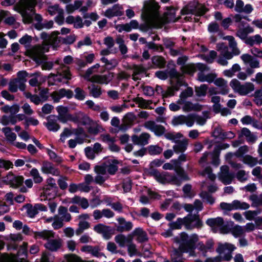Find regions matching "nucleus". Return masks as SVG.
<instances>
[{
    "mask_svg": "<svg viewBox=\"0 0 262 262\" xmlns=\"http://www.w3.org/2000/svg\"><path fill=\"white\" fill-rule=\"evenodd\" d=\"M198 241V236L193 234L189 236L185 232H182L175 238L176 243L179 244V249H174L171 254L172 262H184L182 253L190 252V255L193 256L191 251L194 249Z\"/></svg>",
    "mask_w": 262,
    "mask_h": 262,
    "instance_id": "f257e3e1",
    "label": "nucleus"
},
{
    "mask_svg": "<svg viewBox=\"0 0 262 262\" xmlns=\"http://www.w3.org/2000/svg\"><path fill=\"white\" fill-rule=\"evenodd\" d=\"M32 40V36L26 34L19 39V42L25 47L28 56L37 63H43L47 59L45 53L49 51V46L47 43V41L43 40L41 45H35L30 47Z\"/></svg>",
    "mask_w": 262,
    "mask_h": 262,
    "instance_id": "f03ea898",
    "label": "nucleus"
},
{
    "mask_svg": "<svg viewBox=\"0 0 262 262\" xmlns=\"http://www.w3.org/2000/svg\"><path fill=\"white\" fill-rule=\"evenodd\" d=\"M36 3V0H20L14 6V9L21 14L25 23L29 24L32 21Z\"/></svg>",
    "mask_w": 262,
    "mask_h": 262,
    "instance_id": "7ed1b4c3",
    "label": "nucleus"
},
{
    "mask_svg": "<svg viewBox=\"0 0 262 262\" xmlns=\"http://www.w3.org/2000/svg\"><path fill=\"white\" fill-rule=\"evenodd\" d=\"M59 34V32L58 31H54L50 35L45 32H43L40 34V38L42 40L47 41V43L49 46V48H50V46H52L53 48H56L58 44L61 42L65 44H72L76 39V36L74 34L69 35L64 38L58 37Z\"/></svg>",
    "mask_w": 262,
    "mask_h": 262,
    "instance_id": "20e7f679",
    "label": "nucleus"
},
{
    "mask_svg": "<svg viewBox=\"0 0 262 262\" xmlns=\"http://www.w3.org/2000/svg\"><path fill=\"white\" fill-rule=\"evenodd\" d=\"M235 249V246L231 244L225 243L224 244H220L216 249L220 256L213 258H208L206 259L205 262H221L224 260L229 261L231 260L232 252Z\"/></svg>",
    "mask_w": 262,
    "mask_h": 262,
    "instance_id": "39448f33",
    "label": "nucleus"
},
{
    "mask_svg": "<svg viewBox=\"0 0 262 262\" xmlns=\"http://www.w3.org/2000/svg\"><path fill=\"white\" fill-rule=\"evenodd\" d=\"M35 237L36 239L41 238L47 240L48 242L45 244V247L53 251L57 250L61 247V241L59 239H53L54 237V233L51 230H43L37 232L35 233Z\"/></svg>",
    "mask_w": 262,
    "mask_h": 262,
    "instance_id": "423d86ee",
    "label": "nucleus"
},
{
    "mask_svg": "<svg viewBox=\"0 0 262 262\" xmlns=\"http://www.w3.org/2000/svg\"><path fill=\"white\" fill-rule=\"evenodd\" d=\"M148 172L150 176L153 177L160 183L163 184L170 183L180 185V181L175 175L171 174L167 172H160L157 169L153 168H150Z\"/></svg>",
    "mask_w": 262,
    "mask_h": 262,
    "instance_id": "0eeeda50",
    "label": "nucleus"
},
{
    "mask_svg": "<svg viewBox=\"0 0 262 262\" xmlns=\"http://www.w3.org/2000/svg\"><path fill=\"white\" fill-rule=\"evenodd\" d=\"M230 85L234 92L241 96H246L254 91L255 86L250 82L242 84L236 79H233L230 82Z\"/></svg>",
    "mask_w": 262,
    "mask_h": 262,
    "instance_id": "6e6552de",
    "label": "nucleus"
},
{
    "mask_svg": "<svg viewBox=\"0 0 262 262\" xmlns=\"http://www.w3.org/2000/svg\"><path fill=\"white\" fill-rule=\"evenodd\" d=\"M216 49L220 53L217 62L221 66H226L228 64L227 60L231 59L234 55L233 52H230L228 47L223 42L216 45Z\"/></svg>",
    "mask_w": 262,
    "mask_h": 262,
    "instance_id": "1a4fd4ad",
    "label": "nucleus"
},
{
    "mask_svg": "<svg viewBox=\"0 0 262 262\" xmlns=\"http://www.w3.org/2000/svg\"><path fill=\"white\" fill-rule=\"evenodd\" d=\"M206 224L211 227L213 232H219L226 234L228 232L227 228L224 225V220L221 217L208 219Z\"/></svg>",
    "mask_w": 262,
    "mask_h": 262,
    "instance_id": "9d476101",
    "label": "nucleus"
},
{
    "mask_svg": "<svg viewBox=\"0 0 262 262\" xmlns=\"http://www.w3.org/2000/svg\"><path fill=\"white\" fill-rule=\"evenodd\" d=\"M159 8L158 3L155 1L149 2L146 6V9L150 19L154 22L163 23L164 21L159 13Z\"/></svg>",
    "mask_w": 262,
    "mask_h": 262,
    "instance_id": "9b49d317",
    "label": "nucleus"
},
{
    "mask_svg": "<svg viewBox=\"0 0 262 262\" xmlns=\"http://www.w3.org/2000/svg\"><path fill=\"white\" fill-rule=\"evenodd\" d=\"M118 161L114 157H107L103 158L101 165H98L103 168L106 173L107 172L111 174H114L118 170Z\"/></svg>",
    "mask_w": 262,
    "mask_h": 262,
    "instance_id": "f8f14e48",
    "label": "nucleus"
},
{
    "mask_svg": "<svg viewBox=\"0 0 262 262\" xmlns=\"http://www.w3.org/2000/svg\"><path fill=\"white\" fill-rule=\"evenodd\" d=\"M73 96L72 91L69 89H60L50 94V97L54 103H58L63 97L70 99Z\"/></svg>",
    "mask_w": 262,
    "mask_h": 262,
    "instance_id": "ddd939ff",
    "label": "nucleus"
},
{
    "mask_svg": "<svg viewBox=\"0 0 262 262\" xmlns=\"http://www.w3.org/2000/svg\"><path fill=\"white\" fill-rule=\"evenodd\" d=\"M71 79V74L68 69L63 70L62 73L58 74H50L49 76V83L51 85L56 84L58 82H64L63 79Z\"/></svg>",
    "mask_w": 262,
    "mask_h": 262,
    "instance_id": "4468645a",
    "label": "nucleus"
},
{
    "mask_svg": "<svg viewBox=\"0 0 262 262\" xmlns=\"http://www.w3.org/2000/svg\"><path fill=\"white\" fill-rule=\"evenodd\" d=\"M193 116L190 114L175 116L172 120V124L174 126L185 124L188 127H191L193 125Z\"/></svg>",
    "mask_w": 262,
    "mask_h": 262,
    "instance_id": "2eb2a0df",
    "label": "nucleus"
},
{
    "mask_svg": "<svg viewBox=\"0 0 262 262\" xmlns=\"http://www.w3.org/2000/svg\"><path fill=\"white\" fill-rule=\"evenodd\" d=\"M73 134L76 136L75 139H70L68 141V145L71 148H75L77 144L83 143L86 137L85 132L81 128L74 129Z\"/></svg>",
    "mask_w": 262,
    "mask_h": 262,
    "instance_id": "dca6fc26",
    "label": "nucleus"
},
{
    "mask_svg": "<svg viewBox=\"0 0 262 262\" xmlns=\"http://www.w3.org/2000/svg\"><path fill=\"white\" fill-rule=\"evenodd\" d=\"M237 27L238 30L236 33V36L242 40L245 39L248 34L254 31L253 28L245 21L240 22L237 24Z\"/></svg>",
    "mask_w": 262,
    "mask_h": 262,
    "instance_id": "f3484780",
    "label": "nucleus"
},
{
    "mask_svg": "<svg viewBox=\"0 0 262 262\" xmlns=\"http://www.w3.org/2000/svg\"><path fill=\"white\" fill-rule=\"evenodd\" d=\"M56 111L58 113V119L62 123H66L68 121H75L74 118L72 115L68 114V108L63 105H59L56 107Z\"/></svg>",
    "mask_w": 262,
    "mask_h": 262,
    "instance_id": "a211bd4d",
    "label": "nucleus"
},
{
    "mask_svg": "<svg viewBox=\"0 0 262 262\" xmlns=\"http://www.w3.org/2000/svg\"><path fill=\"white\" fill-rule=\"evenodd\" d=\"M123 13L122 6L117 4L107 9L104 12V15L108 18H111L113 17L121 16Z\"/></svg>",
    "mask_w": 262,
    "mask_h": 262,
    "instance_id": "6ab92c4d",
    "label": "nucleus"
},
{
    "mask_svg": "<svg viewBox=\"0 0 262 262\" xmlns=\"http://www.w3.org/2000/svg\"><path fill=\"white\" fill-rule=\"evenodd\" d=\"M144 126L147 129L155 133L158 136L163 135L165 133V128L161 125H158L154 121H147L144 124Z\"/></svg>",
    "mask_w": 262,
    "mask_h": 262,
    "instance_id": "aec40b11",
    "label": "nucleus"
},
{
    "mask_svg": "<svg viewBox=\"0 0 262 262\" xmlns=\"http://www.w3.org/2000/svg\"><path fill=\"white\" fill-rule=\"evenodd\" d=\"M186 217L188 229H192L195 228H200L202 226L203 223L198 214H192L189 213L186 216Z\"/></svg>",
    "mask_w": 262,
    "mask_h": 262,
    "instance_id": "412c9836",
    "label": "nucleus"
},
{
    "mask_svg": "<svg viewBox=\"0 0 262 262\" xmlns=\"http://www.w3.org/2000/svg\"><path fill=\"white\" fill-rule=\"evenodd\" d=\"M40 169L41 172L45 174H51L56 176L59 174V170L51 162L48 161L42 162Z\"/></svg>",
    "mask_w": 262,
    "mask_h": 262,
    "instance_id": "4be33fe9",
    "label": "nucleus"
},
{
    "mask_svg": "<svg viewBox=\"0 0 262 262\" xmlns=\"http://www.w3.org/2000/svg\"><path fill=\"white\" fill-rule=\"evenodd\" d=\"M233 176L229 172V167L227 166H222L219 176V180L224 184H229L232 182Z\"/></svg>",
    "mask_w": 262,
    "mask_h": 262,
    "instance_id": "5701e85b",
    "label": "nucleus"
},
{
    "mask_svg": "<svg viewBox=\"0 0 262 262\" xmlns=\"http://www.w3.org/2000/svg\"><path fill=\"white\" fill-rule=\"evenodd\" d=\"M114 74L109 72L105 75H93L91 82L97 83L101 84H107L113 78Z\"/></svg>",
    "mask_w": 262,
    "mask_h": 262,
    "instance_id": "b1692460",
    "label": "nucleus"
},
{
    "mask_svg": "<svg viewBox=\"0 0 262 262\" xmlns=\"http://www.w3.org/2000/svg\"><path fill=\"white\" fill-rule=\"evenodd\" d=\"M139 27V23L137 20L133 19L129 23L125 24H118L115 26V29L119 32H130L133 29H137Z\"/></svg>",
    "mask_w": 262,
    "mask_h": 262,
    "instance_id": "393cba45",
    "label": "nucleus"
},
{
    "mask_svg": "<svg viewBox=\"0 0 262 262\" xmlns=\"http://www.w3.org/2000/svg\"><path fill=\"white\" fill-rule=\"evenodd\" d=\"M96 176L94 178V182L99 185H102L108 178L105 170L98 165L94 168Z\"/></svg>",
    "mask_w": 262,
    "mask_h": 262,
    "instance_id": "a878e982",
    "label": "nucleus"
},
{
    "mask_svg": "<svg viewBox=\"0 0 262 262\" xmlns=\"http://www.w3.org/2000/svg\"><path fill=\"white\" fill-rule=\"evenodd\" d=\"M214 84L219 88V93L223 95L227 94L229 92L227 81L222 78H219L213 81Z\"/></svg>",
    "mask_w": 262,
    "mask_h": 262,
    "instance_id": "bb28decb",
    "label": "nucleus"
},
{
    "mask_svg": "<svg viewBox=\"0 0 262 262\" xmlns=\"http://www.w3.org/2000/svg\"><path fill=\"white\" fill-rule=\"evenodd\" d=\"M25 83L23 80L16 78L10 82L9 89L13 93L17 92L18 89L24 91L25 90Z\"/></svg>",
    "mask_w": 262,
    "mask_h": 262,
    "instance_id": "cd10ccee",
    "label": "nucleus"
},
{
    "mask_svg": "<svg viewBox=\"0 0 262 262\" xmlns=\"http://www.w3.org/2000/svg\"><path fill=\"white\" fill-rule=\"evenodd\" d=\"M241 58L245 64H248L251 68L256 69L260 67L259 60L249 54H243L241 56Z\"/></svg>",
    "mask_w": 262,
    "mask_h": 262,
    "instance_id": "c85d7f7f",
    "label": "nucleus"
},
{
    "mask_svg": "<svg viewBox=\"0 0 262 262\" xmlns=\"http://www.w3.org/2000/svg\"><path fill=\"white\" fill-rule=\"evenodd\" d=\"M150 135L146 133H142L139 136L133 135L132 140L134 144L139 145H145L148 143Z\"/></svg>",
    "mask_w": 262,
    "mask_h": 262,
    "instance_id": "c756f323",
    "label": "nucleus"
},
{
    "mask_svg": "<svg viewBox=\"0 0 262 262\" xmlns=\"http://www.w3.org/2000/svg\"><path fill=\"white\" fill-rule=\"evenodd\" d=\"M182 104V108L184 112H189L192 111H199L202 109V106L198 103H193L190 101H184Z\"/></svg>",
    "mask_w": 262,
    "mask_h": 262,
    "instance_id": "7c9ffc66",
    "label": "nucleus"
},
{
    "mask_svg": "<svg viewBox=\"0 0 262 262\" xmlns=\"http://www.w3.org/2000/svg\"><path fill=\"white\" fill-rule=\"evenodd\" d=\"M117 221L119 225L117 226V230L119 232L128 231L133 227L131 222H126L123 217H119Z\"/></svg>",
    "mask_w": 262,
    "mask_h": 262,
    "instance_id": "2f4dec72",
    "label": "nucleus"
},
{
    "mask_svg": "<svg viewBox=\"0 0 262 262\" xmlns=\"http://www.w3.org/2000/svg\"><path fill=\"white\" fill-rule=\"evenodd\" d=\"M47 119V122L44 123V124L48 130L55 132L59 129L60 125L57 123L55 116H49Z\"/></svg>",
    "mask_w": 262,
    "mask_h": 262,
    "instance_id": "473e14b6",
    "label": "nucleus"
},
{
    "mask_svg": "<svg viewBox=\"0 0 262 262\" xmlns=\"http://www.w3.org/2000/svg\"><path fill=\"white\" fill-rule=\"evenodd\" d=\"M186 216L183 218L179 217L175 222H171L169 224V226L172 229H180L183 226H184L186 229H188L187 226Z\"/></svg>",
    "mask_w": 262,
    "mask_h": 262,
    "instance_id": "72a5a7b5",
    "label": "nucleus"
},
{
    "mask_svg": "<svg viewBox=\"0 0 262 262\" xmlns=\"http://www.w3.org/2000/svg\"><path fill=\"white\" fill-rule=\"evenodd\" d=\"M223 39L228 41L229 47L233 52L234 55H238L241 54V51L237 48V42L233 36L228 35L225 36Z\"/></svg>",
    "mask_w": 262,
    "mask_h": 262,
    "instance_id": "f704fd0d",
    "label": "nucleus"
},
{
    "mask_svg": "<svg viewBox=\"0 0 262 262\" xmlns=\"http://www.w3.org/2000/svg\"><path fill=\"white\" fill-rule=\"evenodd\" d=\"M188 140L184 139L176 143L173 146V151L177 154L184 152L187 147Z\"/></svg>",
    "mask_w": 262,
    "mask_h": 262,
    "instance_id": "c9c22d12",
    "label": "nucleus"
},
{
    "mask_svg": "<svg viewBox=\"0 0 262 262\" xmlns=\"http://www.w3.org/2000/svg\"><path fill=\"white\" fill-rule=\"evenodd\" d=\"M100 66L99 63H96L94 66L88 68L83 75V78L87 81L92 82L93 78V74L97 73Z\"/></svg>",
    "mask_w": 262,
    "mask_h": 262,
    "instance_id": "e433bc0d",
    "label": "nucleus"
},
{
    "mask_svg": "<svg viewBox=\"0 0 262 262\" xmlns=\"http://www.w3.org/2000/svg\"><path fill=\"white\" fill-rule=\"evenodd\" d=\"M216 77V75L212 73L205 74L203 72H199L198 76L199 81L201 82H207L208 83L213 82Z\"/></svg>",
    "mask_w": 262,
    "mask_h": 262,
    "instance_id": "4c0bfd02",
    "label": "nucleus"
},
{
    "mask_svg": "<svg viewBox=\"0 0 262 262\" xmlns=\"http://www.w3.org/2000/svg\"><path fill=\"white\" fill-rule=\"evenodd\" d=\"M193 95V90L192 88L188 87L187 89L183 91L180 95V98L178 100V103H182L184 101H186V99L188 98L191 97Z\"/></svg>",
    "mask_w": 262,
    "mask_h": 262,
    "instance_id": "58836bf2",
    "label": "nucleus"
},
{
    "mask_svg": "<svg viewBox=\"0 0 262 262\" xmlns=\"http://www.w3.org/2000/svg\"><path fill=\"white\" fill-rule=\"evenodd\" d=\"M133 236H137V239L138 242L142 243L147 239V234L142 228H136L132 233Z\"/></svg>",
    "mask_w": 262,
    "mask_h": 262,
    "instance_id": "ea45409f",
    "label": "nucleus"
},
{
    "mask_svg": "<svg viewBox=\"0 0 262 262\" xmlns=\"http://www.w3.org/2000/svg\"><path fill=\"white\" fill-rule=\"evenodd\" d=\"M115 241L121 247L127 246L132 242L130 239L123 234L116 235L115 237Z\"/></svg>",
    "mask_w": 262,
    "mask_h": 262,
    "instance_id": "a19ab883",
    "label": "nucleus"
},
{
    "mask_svg": "<svg viewBox=\"0 0 262 262\" xmlns=\"http://www.w3.org/2000/svg\"><path fill=\"white\" fill-rule=\"evenodd\" d=\"M72 203L80 205L82 208L85 209L89 206L88 200L84 198H81L79 196H75L72 199Z\"/></svg>",
    "mask_w": 262,
    "mask_h": 262,
    "instance_id": "79ce46f5",
    "label": "nucleus"
},
{
    "mask_svg": "<svg viewBox=\"0 0 262 262\" xmlns=\"http://www.w3.org/2000/svg\"><path fill=\"white\" fill-rule=\"evenodd\" d=\"M242 161L244 163L250 167H253L258 163L257 158H254L250 155H246L243 157ZM259 163L262 164V160H260Z\"/></svg>",
    "mask_w": 262,
    "mask_h": 262,
    "instance_id": "37998d69",
    "label": "nucleus"
},
{
    "mask_svg": "<svg viewBox=\"0 0 262 262\" xmlns=\"http://www.w3.org/2000/svg\"><path fill=\"white\" fill-rule=\"evenodd\" d=\"M185 11L186 14L191 13L198 16L204 15L207 11V8L204 6H200L196 9L194 10H189V7H186Z\"/></svg>",
    "mask_w": 262,
    "mask_h": 262,
    "instance_id": "c03bdc74",
    "label": "nucleus"
},
{
    "mask_svg": "<svg viewBox=\"0 0 262 262\" xmlns=\"http://www.w3.org/2000/svg\"><path fill=\"white\" fill-rule=\"evenodd\" d=\"M90 94L94 98H99L102 94V91L100 86L92 84L91 86L89 87Z\"/></svg>",
    "mask_w": 262,
    "mask_h": 262,
    "instance_id": "a18cd8bd",
    "label": "nucleus"
},
{
    "mask_svg": "<svg viewBox=\"0 0 262 262\" xmlns=\"http://www.w3.org/2000/svg\"><path fill=\"white\" fill-rule=\"evenodd\" d=\"M2 111L5 113H10L11 115H14L19 111V107L17 104L12 106L6 105L1 108Z\"/></svg>",
    "mask_w": 262,
    "mask_h": 262,
    "instance_id": "49530a36",
    "label": "nucleus"
},
{
    "mask_svg": "<svg viewBox=\"0 0 262 262\" xmlns=\"http://www.w3.org/2000/svg\"><path fill=\"white\" fill-rule=\"evenodd\" d=\"M176 10L173 7L167 8V11L164 13L166 21H175L176 18Z\"/></svg>",
    "mask_w": 262,
    "mask_h": 262,
    "instance_id": "de8ad7c7",
    "label": "nucleus"
},
{
    "mask_svg": "<svg viewBox=\"0 0 262 262\" xmlns=\"http://www.w3.org/2000/svg\"><path fill=\"white\" fill-rule=\"evenodd\" d=\"M246 43L252 46L254 45H259L262 43V37L259 35H255L247 38Z\"/></svg>",
    "mask_w": 262,
    "mask_h": 262,
    "instance_id": "09e8293b",
    "label": "nucleus"
},
{
    "mask_svg": "<svg viewBox=\"0 0 262 262\" xmlns=\"http://www.w3.org/2000/svg\"><path fill=\"white\" fill-rule=\"evenodd\" d=\"M30 174L32 177L35 183L39 184L43 181V178L36 168H33L30 170Z\"/></svg>",
    "mask_w": 262,
    "mask_h": 262,
    "instance_id": "8fccbe9b",
    "label": "nucleus"
},
{
    "mask_svg": "<svg viewBox=\"0 0 262 262\" xmlns=\"http://www.w3.org/2000/svg\"><path fill=\"white\" fill-rule=\"evenodd\" d=\"M234 210H246L250 207V205L246 202L235 200L232 201Z\"/></svg>",
    "mask_w": 262,
    "mask_h": 262,
    "instance_id": "3c124183",
    "label": "nucleus"
},
{
    "mask_svg": "<svg viewBox=\"0 0 262 262\" xmlns=\"http://www.w3.org/2000/svg\"><path fill=\"white\" fill-rule=\"evenodd\" d=\"M241 135L245 136L247 141L253 143L256 140V137L252 134L251 132L247 128H243L241 131Z\"/></svg>",
    "mask_w": 262,
    "mask_h": 262,
    "instance_id": "603ef678",
    "label": "nucleus"
},
{
    "mask_svg": "<svg viewBox=\"0 0 262 262\" xmlns=\"http://www.w3.org/2000/svg\"><path fill=\"white\" fill-rule=\"evenodd\" d=\"M200 173L203 177H207L211 181H214L216 178L215 175L212 173V169L210 166L205 167Z\"/></svg>",
    "mask_w": 262,
    "mask_h": 262,
    "instance_id": "864d4df0",
    "label": "nucleus"
},
{
    "mask_svg": "<svg viewBox=\"0 0 262 262\" xmlns=\"http://www.w3.org/2000/svg\"><path fill=\"white\" fill-rule=\"evenodd\" d=\"M0 262H18L15 254H3L0 256Z\"/></svg>",
    "mask_w": 262,
    "mask_h": 262,
    "instance_id": "5fc2aeb1",
    "label": "nucleus"
},
{
    "mask_svg": "<svg viewBox=\"0 0 262 262\" xmlns=\"http://www.w3.org/2000/svg\"><path fill=\"white\" fill-rule=\"evenodd\" d=\"M220 206L223 211L224 215H228L229 212L234 210L233 202L230 203L222 202L220 203Z\"/></svg>",
    "mask_w": 262,
    "mask_h": 262,
    "instance_id": "6e6d98bb",
    "label": "nucleus"
},
{
    "mask_svg": "<svg viewBox=\"0 0 262 262\" xmlns=\"http://www.w3.org/2000/svg\"><path fill=\"white\" fill-rule=\"evenodd\" d=\"M181 69L183 73L189 75H193L196 71L195 65L191 63L182 66Z\"/></svg>",
    "mask_w": 262,
    "mask_h": 262,
    "instance_id": "4d7b16f0",
    "label": "nucleus"
},
{
    "mask_svg": "<svg viewBox=\"0 0 262 262\" xmlns=\"http://www.w3.org/2000/svg\"><path fill=\"white\" fill-rule=\"evenodd\" d=\"M1 123L4 125H7L9 124H15L17 122L15 115H10L3 116L1 119Z\"/></svg>",
    "mask_w": 262,
    "mask_h": 262,
    "instance_id": "13d9d810",
    "label": "nucleus"
},
{
    "mask_svg": "<svg viewBox=\"0 0 262 262\" xmlns=\"http://www.w3.org/2000/svg\"><path fill=\"white\" fill-rule=\"evenodd\" d=\"M175 171L177 173V176H176L178 180L180 181V185L181 184L183 181L188 180L189 178L186 173L184 171V170L181 168V167H178Z\"/></svg>",
    "mask_w": 262,
    "mask_h": 262,
    "instance_id": "bf43d9fd",
    "label": "nucleus"
},
{
    "mask_svg": "<svg viewBox=\"0 0 262 262\" xmlns=\"http://www.w3.org/2000/svg\"><path fill=\"white\" fill-rule=\"evenodd\" d=\"M7 139L11 142H13L16 138L15 134L12 132L10 127H5L2 129Z\"/></svg>",
    "mask_w": 262,
    "mask_h": 262,
    "instance_id": "052dcab7",
    "label": "nucleus"
},
{
    "mask_svg": "<svg viewBox=\"0 0 262 262\" xmlns=\"http://www.w3.org/2000/svg\"><path fill=\"white\" fill-rule=\"evenodd\" d=\"M168 73V75L169 76V77L171 78H175L177 81V84H181L182 83L183 84V81H182V76L179 73L176 69H171Z\"/></svg>",
    "mask_w": 262,
    "mask_h": 262,
    "instance_id": "680f3d73",
    "label": "nucleus"
},
{
    "mask_svg": "<svg viewBox=\"0 0 262 262\" xmlns=\"http://www.w3.org/2000/svg\"><path fill=\"white\" fill-rule=\"evenodd\" d=\"M254 102L258 106L262 105V86L256 90L253 94Z\"/></svg>",
    "mask_w": 262,
    "mask_h": 262,
    "instance_id": "e2e57ef3",
    "label": "nucleus"
},
{
    "mask_svg": "<svg viewBox=\"0 0 262 262\" xmlns=\"http://www.w3.org/2000/svg\"><path fill=\"white\" fill-rule=\"evenodd\" d=\"M233 235L235 237H239L244 235L245 232L243 226L235 225L231 229Z\"/></svg>",
    "mask_w": 262,
    "mask_h": 262,
    "instance_id": "0e129e2a",
    "label": "nucleus"
},
{
    "mask_svg": "<svg viewBox=\"0 0 262 262\" xmlns=\"http://www.w3.org/2000/svg\"><path fill=\"white\" fill-rule=\"evenodd\" d=\"M181 85H182V83L177 84L176 85L168 88L166 91L163 92V97H167L174 95V92L178 91L179 86Z\"/></svg>",
    "mask_w": 262,
    "mask_h": 262,
    "instance_id": "69168bd1",
    "label": "nucleus"
},
{
    "mask_svg": "<svg viewBox=\"0 0 262 262\" xmlns=\"http://www.w3.org/2000/svg\"><path fill=\"white\" fill-rule=\"evenodd\" d=\"M217 56V53L213 50L209 52L208 55H202V58L208 63H212Z\"/></svg>",
    "mask_w": 262,
    "mask_h": 262,
    "instance_id": "338daca9",
    "label": "nucleus"
},
{
    "mask_svg": "<svg viewBox=\"0 0 262 262\" xmlns=\"http://www.w3.org/2000/svg\"><path fill=\"white\" fill-rule=\"evenodd\" d=\"M64 258L67 262H83V261L80 257L73 254H66Z\"/></svg>",
    "mask_w": 262,
    "mask_h": 262,
    "instance_id": "774afa93",
    "label": "nucleus"
}]
</instances>
